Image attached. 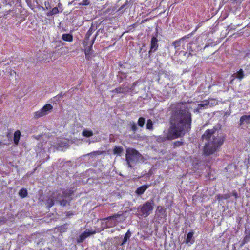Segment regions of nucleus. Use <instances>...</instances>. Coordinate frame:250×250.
<instances>
[{"mask_svg":"<svg viewBox=\"0 0 250 250\" xmlns=\"http://www.w3.org/2000/svg\"><path fill=\"white\" fill-rule=\"evenodd\" d=\"M191 114L188 111L177 109L172 113L170 118V126L166 138L162 141L173 140L185 135L191 128Z\"/></svg>","mask_w":250,"mask_h":250,"instance_id":"1","label":"nucleus"},{"mask_svg":"<svg viewBox=\"0 0 250 250\" xmlns=\"http://www.w3.org/2000/svg\"><path fill=\"white\" fill-rule=\"evenodd\" d=\"M215 131L214 128L207 129L202 136V140L207 141L203 148L204 154L206 156H209L218 151L224 144L225 136H215Z\"/></svg>","mask_w":250,"mask_h":250,"instance_id":"2","label":"nucleus"},{"mask_svg":"<svg viewBox=\"0 0 250 250\" xmlns=\"http://www.w3.org/2000/svg\"><path fill=\"white\" fill-rule=\"evenodd\" d=\"M140 156L139 152L134 148H128L126 150L125 160L128 167L132 168L131 163L138 160Z\"/></svg>","mask_w":250,"mask_h":250,"instance_id":"3","label":"nucleus"},{"mask_svg":"<svg viewBox=\"0 0 250 250\" xmlns=\"http://www.w3.org/2000/svg\"><path fill=\"white\" fill-rule=\"evenodd\" d=\"M153 204L154 201L151 200V201H146L142 206H139V209L143 217H146L149 215L153 209Z\"/></svg>","mask_w":250,"mask_h":250,"instance_id":"4","label":"nucleus"},{"mask_svg":"<svg viewBox=\"0 0 250 250\" xmlns=\"http://www.w3.org/2000/svg\"><path fill=\"white\" fill-rule=\"evenodd\" d=\"M52 108L53 106L51 104H46L40 110L34 113V118L35 119H38L48 114Z\"/></svg>","mask_w":250,"mask_h":250,"instance_id":"5","label":"nucleus"},{"mask_svg":"<svg viewBox=\"0 0 250 250\" xmlns=\"http://www.w3.org/2000/svg\"><path fill=\"white\" fill-rule=\"evenodd\" d=\"M131 89V88H129V86L123 85L110 91V92L116 94H126L130 92Z\"/></svg>","mask_w":250,"mask_h":250,"instance_id":"6","label":"nucleus"},{"mask_svg":"<svg viewBox=\"0 0 250 250\" xmlns=\"http://www.w3.org/2000/svg\"><path fill=\"white\" fill-rule=\"evenodd\" d=\"M95 39H96V36L94 38H93V39L88 43V45L89 44V46H88V47L84 49V53H85V58L87 60H89V59L91 58V56L93 52L92 46L94 43Z\"/></svg>","mask_w":250,"mask_h":250,"instance_id":"7","label":"nucleus"},{"mask_svg":"<svg viewBox=\"0 0 250 250\" xmlns=\"http://www.w3.org/2000/svg\"><path fill=\"white\" fill-rule=\"evenodd\" d=\"M96 233L95 230H88L85 231L83 232L79 237L77 239L78 243L83 242L86 238L90 236L91 235L94 234Z\"/></svg>","mask_w":250,"mask_h":250,"instance_id":"8","label":"nucleus"},{"mask_svg":"<svg viewBox=\"0 0 250 250\" xmlns=\"http://www.w3.org/2000/svg\"><path fill=\"white\" fill-rule=\"evenodd\" d=\"M158 40L156 36H153L151 40L150 48L149 53L155 52L158 48Z\"/></svg>","mask_w":250,"mask_h":250,"instance_id":"9","label":"nucleus"},{"mask_svg":"<svg viewBox=\"0 0 250 250\" xmlns=\"http://www.w3.org/2000/svg\"><path fill=\"white\" fill-rule=\"evenodd\" d=\"M149 187L150 185L149 184L142 185L137 188L135 191V193L138 195H141L144 194L145 191Z\"/></svg>","mask_w":250,"mask_h":250,"instance_id":"10","label":"nucleus"},{"mask_svg":"<svg viewBox=\"0 0 250 250\" xmlns=\"http://www.w3.org/2000/svg\"><path fill=\"white\" fill-rule=\"evenodd\" d=\"M249 241H250V230H248L246 229L245 231V237L241 241V246H244Z\"/></svg>","mask_w":250,"mask_h":250,"instance_id":"11","label":"nucleus"},{"mask_svg":"<svg viewBox=\"0 0 250 250\" xmlns=\"http://www.w3.org/2000/svg\"><path fill=\"white\" fill-rule=\"evenodd\" d=\"M208 107V104L207 103V100H205L202 101V103L201 104H199L197 105L195 111L197 112H199L200 110L202 109H207Z\"/></svg>","mask_w":250,"mask_h":250,"instance_id":"12","label":"nucleus"},{"mask_svg":"<svg viewBox=\"0 0 250 250\" xmlns=\"http://www.w3.org/2000/svg\"><path fill=\"white\" fill-rule=\"evenodd\" d=\"M21 136V132L20 130H16L14 132L13 140H14V143L16 145H18Z\"/></svg>","mask_w":250,"mask_h":250,"instance_id":"13","label":"nucleus"},{"mask_svg":"<svg viewBox=\"0 0 250 250\" xmlns=\"http://www.w3.org/2000/svg\"><path fill=\"white\" fill-rule=\"evenodd\" d=\"M123 213L121 212H118L117 214H114L113 215L108 216L107 217L102 219V220L105 221V220H109L111 219L117 220L120 216H122Z\"/></svg>","mask_w":250,"mask_h":250,"instance_id":"14","label":"nucleus"},{"mask_svg":"<svg viewBox=\"0 0 250 250\" xmlns=\"http://www.w3.org/2000/svg\"><path fill=\"white\" fill-rule=\"evenodd\" d=\"M250 122V115H243L240 119V125H242L244 123H249Z\"/></svg>","mask_w":250,"mask_h":250,"instance_id":"15","label":"nucleus"},{"mask_svg":"<svg viewBox=\"0 0 250 250\" xmlns=\"http://www.w3.org/2000/svg\"><path fill=\"white\" fill-rule=\"evenodd\" d=\"M62 39L65 42H71L73 41V36L70 34H63L62 36Z\"/></svg>","mask_w":250,"mask_h":250,"instance_id":"16","label":"nucleus"},{"mask_svg":"<svg viewBox=\"0 0 250 250\" xmlns=\"http://www.w3.org/2000/svg\"><path fill=\"white\" fill-rule=\"evenodd\" d=\"M124 149L122 146H115L113 149V154L120 156V154L123 152Z\"/></svg>","mask_w":250,"mask_h":250,"instance_id":"17","label":"nucleus"},{"mask_svg":"<svg viewBox=\"0 0 250 250\" xmlns=\"http://www.w3.org/2000/svg\"><path fill=\"white\" fill-rule=\"evenodd\" d=\"M184 39H185V37H183V38H181L179 40H176L174 42H173L172 45L175 49H177V50L179 49V47L181 46V41L183 40Z\"/></svg>","mask_w":250,"mask_h":250,"instance_id":"18","label":"nucleus"},{"mask_svg":"<svg viewBox=\"0 0 250 250\" xmlns=\"http://www.w3.org/2000/svg\"><path fill=\"white\" fill-rule=\"evenodd\" d=\"M207 100L208 107H213L217 104V102L216 99L212 98H209Z\"/></svg>","mask_w":250,"mask_h":250,"instance_id":"19","label":"nucleus"},{"mask_svg":"<svg viewBox=\"0 0 250 250\" xmlns=\"http://www.w3.org/2000/svg\"><path fill=\"white\" fill-rule=\"evenodd\" d=\"M60 12V11L58 9V8L57 7H54L52 9L49 11H48L46 13V15L47 16H51L53 15L57 14Z\"/></svg>","mask_w":250,"mask_h":250,"instance_id":"20","label":"nucleus"},{"mask_svg":"<svg viewBox=\"0 0 250 250\" xmlns=\"http://www.w3.org/2000/svg\"><path fill=\"white\" fill-rule=\"evenodd\" d=\"M131 236V233L129 230H128L127 231L125 235L124 238L123 240V242L121 244V246H123L127 240L130 238Z\"/></svg>","mask_w":250,"mask_h":250,"instance_id":"21","label":"nucleus"},{"mask_svg":"<svg viewBox=\"0 0 250 250\" xmlns=\"http://www.w3.org/2000/svg\"><path fill=\"white\" fill-rule=\"evenodd\" d=\"M91 34H92L91 31H90V30H88V32H87V33L85 35L84 42L83 43V45L84 46H86L88 45V43H89L88 40H89L90 36L91 35Z\"/></svg>","mask_w":250,"mask_h":250,"instance_id":"22","label":"nucleus"},{"mask_svg":"<svg viewBox=\"0 0 250 250\" xmlns=\"http://www.w3.org/2000/svg\"><path fill=\"white\" fill-rule=\"evenodd\" d=\"M82 135L85 137H90L93 135V133L91 130L84 129L82 132Z\"/></svg>","mask_w":250,"mask_h":250,"instance_id":"23","label":"nucleus"},{"mask_svg":"<svg viewBox=\"0 0 250 250\" xmlns=\"http://www.w3.org/2000/svg\"><path fill=\"white\" fill-rule=\"evenodd\" d=\"M27 190L25 188H22L20 190L19 192V196L22 198H25L27 196Z\"/></svg>","mask_w":250,"mask_h":250,"instance_id":"24","label":"nucleus"},{"mask_svg":"<svg viewBox=\"0 0 250 250\" xmlns=\"http://www.w3.org/2000/svg\"><path fill=\"white\" fill-rule=\"evenodd\" d=\"M193 234H194V233L193 231H190L188 233V234L187 235V238L186 239V243L187 244H188V243L191 242L192 238L193 236Z\"/></svg>","mask_w":250,"mask_h":250,"instance_id":"25","label":"nucleus"},{"mask_svg":"<svg viewBox=\"0 0 250 250\" xmlns=\"http://www.w3.org/2000/svg\"><path fill=\"white\" fill-rule=\"evenodd\" d=\"M145 123V119L144 117H140L138 120V125L140 127H143Z\"/></svg>","mask_w":250,"mask_h":250,"instance_id":"26","label":"nucleus"},{"mask_svg":"<svg viewBox=\"0 0 250 250\" xmlns=\"http://www.w3.org/2000/svg\"><path fill=\"white\" fill-rule=\"evenodd\" d=\"M129 125L130 126L131 130L133 132H135L137 130V127L136 123L134 122H130Z\"/></svg>","mask_w":250,"mask_h":250,"instance_id":"27","label":"nucleus"},{"mask_svg":"<svg viewBox=\"0 0 250 250\" xmlns=\"http://www.w3.org/2000/svg\"><path fill=\"white\" fill-rule=\"evenodd\" d=\"M236 77L239 79V80H242L243 78H244V72L243 71V70L242 69H240L236 73Z\"/></svg>","mask_w":250,"mask_h":250,"instance_id":"28","label":"nucleus"},{"mask_svg":"<svg viewBox=\"0 0 250 250\" xmlns=\"http://www.w3.org/2000/svg\"><path fill=\"white\" fill-rule=\"evenodd\" d=\"M153 122L151 119H148L146 123V128L148 130H152L153 129Z\"/></svg>","mask_w":250,"mask_h":250,"instance_id":"29","label":"nucleus"},{"mask_svg":"<svg viewBox=\"0 0 250 250\" xmlns=\"http://www.w3.org/2000/svg\"><path fill=\"white\" fill-rule=\"evenodd\" d=\"M192 42L189 43V46L188 47V49L189 50V53L187 55V58H188L189 56H193V53L194 52L193 49L191 47V45L192 44Z\"/></svg>","mask_w":250,"mask_h":250,"instance_id":"30","label":"nucleus"},{"mask_svg":"<svg viewBox=\"0 0 250 250\" xmlns=\"http://www.w3.org/2000/svg\"><path fill=\"white\" fill-rule=\"evenodd\" d=\"M183 141H177L174 142L173 143L174 148L181 146L182 145H183Z\"/></svg>","mask_w":250,"mask_h":250,"instance_id":"31","label":"nucleus"},{"mask_svg":"<svg viewBox=\"0 0 250 250\" xmlns=\"http://www.w3.org/2000/svg\"><path fill=\"white\" fill-rule=\"evenodd\" d=\"M47 207L49 208H51L54 205V201L53 199H49L47 201Z\"/></svg>","mask_w":250,"mask_h":250,"instance_id":"32","label":"nucleus"},{"mask_svg":"<svg viewBox=\"0 0 250 250\" xmlns=\"http://www.w3.org/2000/svg\"><path fill=\"white\" fill-rule=\"evenodd\" d=\"M79 4L82 6H87L90 4V1L89 0H83Z\"/></svg>","mask_w":250,"mask_h":250,"instance_id":"33","label":"nucleus"},{"mask_svg":"<svg viewBox=\"0 0 250 250\" xmlns=\"http://www.w3.org/2000/svg\"><path fill=\"white\" fill-rule=\"evenodd\" d=\"M68 204V201L66 200L63 199L60 201V204L62 206H66Z\"/></svg>","mask_w":250,"mask_h":250,"instance_id":"34","label":"nucleus"},{"mask_svg":"<svg viewBox=\"0 0 250 250\" xmlns=\"http://www.w3.org/2000/svg\"><path fill=\"white\" fill-rule=\"evenodd\" d=\"M71 195V193H68L66 190H63L62 192V196L64 197H69Z\"/></svg>","mask_w":250,"mask_h":250,"instance_id":"35","label":"nucleus"},{"mask_svg":"<svg viewBox=\"0 0 250 250\" xmlns=\"http://www.w3.org/2000/svg\"><path fill=\"white\" fill-rule=\"evenodd\" d=\"M45 8L46 10H48L50 8V4L48 1H45L44 2Z\"/></svg>","mask_w":250,"mask_h":250,"instance_id":"36","label":"nucleus"},{"mask_svg":"<svg viewBox=\"0 0 250 250\" xmlns=\"http://www.w3.org/2000/svg\"><path fill=\"white\" fill-rule=\"evenodd\" d=\"M138 82H135L132 83L131 86L129 87V88H131L130 91H132L134 90V87L138 84Z\"/></svg>","mask_w":250,"mask_h":250,"instance_id":"37","label":"nucleus"},{"mask_svg":"<svg viewBox=\"0 0 250 250\" xmlns=\"http://www.w3.org/2000/svg\"><path fill=\"white\" fill-rule=\"evenodd\" d=\"M58 8V9L60 11V13H62V12L63 9H62V5L61 3H59L58 4V6L57 7Z\"/></svg>","mask_w":250,"mask_h":250,"instance_id":"38","label":"nucleus"},{"mask_svg":"<svg viewBox=\"0 0 250 250\" xmlns=\"http://www.w3.org/2000/svg\"><path fill=\"white\" fill-rule=\"evenodd\" d=\"M128 5V3L127 2H125L124 4H123L121 7L120 8H119V11L124 9V8H125L127 5Z\"/></svg>","mask_w":250,"mask_h":250,"instance_id":"39","label":"nucleus"},{"mask_svg":"<svg viewBox=\"0 0 250 250\" xmlns=\"http://www.w3.org/2000/svg\"><path fill=\"white\" fill-rule=\"evenodd\" d=\"M137 24L136 23L133 24L132 25V26L133 28H136L137 27Z\"/></svg>","mask_w":250,"mask_h":250,"instance_id":"40","label":"nucleus"},{"mask_svg":"<svg viewBox=\"0 0 250 250\" xmlns=\"http://www.w3.org/2000/svg\"><path fill=\"white\" fill-rule=\"evenodd\" d=\"M94 153H96V154H97L98 155L101 154V152L100 151H95V152H94Z\"/></svg>","mask_w":250,"mask_h":250,"instance_id":"41","label":"nucleus"},{"mask_svg":"<svg viewBox=\"0 0 250 250\" xmlns=\"http://www.w3.org/2000/svg\"><path fill=\"white\" fill-rule=\"evenodd\" d=\"M209 47V45L208 44H206V45L205 46L204 48V49H205L206 48H207Z\"/></svg>","mask_w":250,"mask_h":250,"instance_id":"42","label":"nucleus"},{"mask_svg":"<svg viewBox=\"0 0 250 250\" xmlns=\"http://www.w3.org/2000/svg\"><path fill=\"white\" fill-rule=\"evenodd\" d=\"M183 53L184 54V55H185V56L187 54V52L183 51Z\"/></svg>","mask_w":250,"mask_h":250,"instance_id":"43","label":"nucleus"},{"mask_svg":"<svg viewBox=\"0 0 250 250\" xmlns=\"http://www.w3.org/2000/svg\"><path fill=\"white\" fill-rule=\"evenodd\" d=\"M2 103V101L1 100V99L0 98V103Z\"/></svg>","mask_w":250,"mask_h":250,"instance_id":"44","label":"nucleus"},{"mask_svg":"<svg viewBox=\"0 0 250 250\" xmlns=\"http://www.w3.org/2000/svg\"><path fill=\"white\" fill-rule=\"evenodd\" d=\"M1 221V219L0 218V222Z\"/></svg>","mask_w":250,"mask_h":250,"instance_id":"45","label":"nucleus"}]
</instances>
